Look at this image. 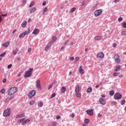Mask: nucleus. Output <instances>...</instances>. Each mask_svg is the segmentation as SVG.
I'll list each match as a JSON object with an SVG mask.
<instances>
[{"instance_id":"obj_1","label":"nucleus","mask_w":126,"mask_h":126,"mask_svg":"<svg viewBox=\"0 0 126 126\" xmlns=\"http://www.w3.org/2000/svg\"><path fill=\"white\" fill-rule=\"evenodd\" d=\"M18 91V89L16 87H12L10 89L8 92V95L9 96H11L13 95L15 93H16Z\"/></svg>"},{"instance_id":"obj_2","label":"nucleus","mask_w":126,"mask_h":126,"mask_svg":"<svg viewBox=\"0 0 126 126\" xmlns=\"http://www.w3.org/2000/svg\"><path fill=\"white\" fill-rule=\"evenodd\" d=\"M32 73H33V68H30L29 70L25 72L24 77H25V78H27V77H29L30 76H31Z\"/></svg>"},{"instance_id":"obj_3","label":"nucleus","mask_w":126,"mask_h":126,"mask_svg":"<svg viewBox=\"0 0 126 126\" xmlns=\"http://www.w3.org/2000/svg\"><path fill=\"white\" fill-rule=\"evenodd\" d=\"M10 114H11L10 108H8L4 111L3 116V117H9Z\"/></svg>"},{"instance_id":"obj_4","label":"nucleus","mask_w":126,"mask_h":126,"mask_svg":"<svg viewBox=\"0 0 126 126\" xmlns=\"http://www.w3.org/2000/svg\"><path fill=\"white\" fill-rule=\"evenodd\" d=\"M102 13L103 10H102V9L96 10L94 12V16H95V17H98V16H100Z\"/></svg>"},{"instance_id":"obj_5","label":"nucleus","mask_w":126,"mask_h":126,"mask_svg":"<svg viewBox=\"0 0 126 126\" xmlns=\"http://www.w3.org/2000/svg\"><path fill=\"white\" fill-rule=\"evenodd\" d=\"M30 34V28H29L28 30V31H25V32L22 33L21 34L19 35V38H23L26 35H28Z\"/></svg>"},{"instance_id":"obj_6","label":"nucleus","mask_w":126,"mask_h":126,"mask_svg":"<svg viewBox=\"0 0 126 126\" xmlns=\"http://www.w3.org/2000/svg\"><path fill=\"white\" fill-rule=\"evenodd\" d=\"M114 97L115 100H120L122 99V97H123V95L120 94L119 93H116L115 94Z\"/></svg>"},{"instance_id":"obj_7","label":"nucleus","mask_w":126,"mask_h":126,"mask_svg":"<svg viewBox=\"0 0 126 126\" xmlns=\"http://www.w3.org/2000/svg\"><path fill=\"white\" fill-rule=\"evenodd\" d=\"M114 59L117 63H121V59H120V56H119L118 54H116L114 55Z\"/></svg>"},{"instance_id":"obj_8","label":"nucleus","mask_w":126,"mask_h":126,"mask_svg":"<svg viewBox=\"0 0 126 126\" xmlns=\"http://www.w3.org/2000/svg\"><path fill=\"white\" fill-rule=\"evenodd\" d=\"M34 95H36V91L35 90H32L29 94V98L30 99L34 97Z\"/></svg>"},{"instance_id":"obj_9","label":"nucleus","mask_w":126,"mask_h":126,"mask_svg":"<svg viewBox=\"0 0 126 126\" xmlns=\"http://www.w3.org/2000/svg\"><path fill=\"white\" fill-rule=\"evenodd\" d=\"M99 102L101 105H106V103H107V101H106V99L100 97L99 100Z\"/></svg>"},{"instance_id":"obj_10","label":"nucleus","mask_w":126,"mask_h":126,"mask_svg":"<svg viewBox=\"0 0 126 126\" xmlns=\"http://www.w3.org/2000/svg\"><path fill=\"white\" fill-rule=\"evenodd\" d=\"M96 57L97 58H99L100 59H103L104 58V57H105V55L104 54V53L100 52L97 54Z\"/></svg>"},{"instance_id":"obj_11","label":"nucleus","mask_w":126,"mask_h":126,"mask_svg":"<svg viewBox=\"0 0 126 126\" xmlns=\"http://www.w3.org/2000/svg\"><path fill=\"white\" fill-rule=\"evenodd\" d=\"M94 109L91 110H88L86 111V113L89 115V116H93L94 113H93Z\"/></svg>"},{"instance_id":"obj_12","label":"nucleus","mask_w":126,"mask_h":126,"mask_svg":"<svg viewBox=\"0 0 126 126\" xmlns=\"http://www.w3.org/2000/svg\"><path fill=\"white\" fill-rule=\"evenodd\" d=\"M82 67H83L82 65L80 66L79 68V71L80 73H81V74H84V73H85V71H84V70Z\"/></svg>"},{"instance_id":"obj_13","label":"nucleus","mask_w":126,"mask_h":126,"mask_svg":"<svg viewBox=\"0 0 126 126\" xmlns=\"http://www.w3.org/2000/svg\"><path fill=\"white\" fill-rule=\"evenodd\" d=\"M36 83L37 88H38V89H40V88H41V83L40 82V80H37Z\"/></svg>"},{"instance_id":"obj_14","label":"nucleus","mask_w":126,"mask_h":126,"mask_svg":"<svg viewBox=\"0 0 126 126\" xmlns=\"http://www.w3.org/2000/svg\"><path fill=\"white\" fill-rule=\"evenodd\" d=\"M39 32H40V31L37 29H35L33 30L32 34H34V35H37V34H39Z\"/></svg>"},{"instance_id":"obj_15","label":"nucleus","mask_w":126,"mask_h":126,"mask_svg":"<svg viewBox=\"0 0 126 126\" xmlns=\"http://www.w3.org/2000/svg\"><path fill=\"white\" fill-rule=\"evenodd\" d=\"M36 10H37V8L36 7L32 8L30 9V13H33L35 12Z\"/></svg>"},{"instance_id":"obj_16","label":"nucleus","mask_w":126,"mask_h":126,"mask_svg":"<svg viewBox=\"0 0 126 126\" xmlns=\"http://www.w3.org/2000/svg\"><path fill=\"white\" fill-rule=\"evenodd\" d=\"M28 122H30L29 119H26V120H24L22 123L23 126H25L26 125V123H28Z\"/></svg>"},{"instance_id":"obj_17","label":"nucleus","mask_w":126,"mask_h":126,"mask_svg":"<svg viewBox=\"0 0 126 126\" xmlns=\"http://www.w3.org/2000/svg\"><path fill=\"white\" fill-rule=\"evenodd\" d=\"M57 40H58L57 36H53L52 38L51 43H55V42H56Z\"/></svg>"},{"instance_id":"obj_18","label":"nucleus","mask_w":126,"mask_h":126,"mask_svg":"<svg viewBox=\"0 0 126 126\" xmlns=\"http://www.w3.org/2000/svg\"><path fill=\"white\" fill-rule=\"evenodd\" d=\"M24 117H25V114H19L16 116V118L17 119L18 118H23Z\"/></svg>"},{"instance_id":"obj_19","label":"nucleus","mask_w":126,"mask_h":126,"mask_svg":"<svg viewBox=\"0 0 126 126\" xmlns=\"http://www.w3.org/2000/svg\"><path fill=\"white\" fill-rule=\"evenodd\" d=\"M66 91V88L65 87H63L61 89V93H64Z\"/></svg>"},{"instance_id":"obj_20","label":"nucleus","mask_w":126,"mask_h":126,"mask_svg":"<svg viewBox=\"0 0 126 126\" xmlns=\"http://www.w3.org/2000/svg\"><path fill=\"white\" fill-rule=\"evenodd\" d=\"M9 45V42L8 41L2 44L3 47H5V48H7V47H8Z\"/></svg>"},{"instance_id":"obj_21","label":"nucleus","mask_w":126,"mask_h":126,"mask_svg":"<svg viewBox=\"0 0 126 126\" xmlns=\"http://www.w3.org/2000/svg\"><path fill=\"white\" fill-rule=\"evenodd\" d=\"M18 51H19L18 50V49L16 48L15 50L13 51V55H14V56H15V55H16V54H17V52H18Z\"/></svg>"},{"instance_id":"obj_22","label":"nucleus","mask_w":126,"mask_h":126,"mask_svg":"<svg viewBox=\"0 0 126 126\" xmlns=\"http://www.w3.org/2000/svg\"><path fill=\"white\" fill-rule=\"evenodd\" d=\"M87 93H90L91 92H92V87H90L88 88L87 90Z\"/></svg>"},{"instance_id":"obj_23","label":"nucleus","mask_w":126,"mask_h":126,"mask_svg":"<svg viewBox=\"0 0 126 126\" xmlns=\"http://www.w3.org/2000/svg\"><path fill=\"white\" fill-rule=\"evenodd\" d=\"M94 39H95V40H96L98 41L99 40H101V39H102V37L101 36H96L94 37Z\"/></svg>"},{"instance_id":"obj_24","label":"nucleus","mask_w":126,"mask_h":126,"mask_svg":"<svg viewBox=\"0 0 126 126\" xmlns=\"http://www.w3.org/2000/svg\"><path fill=\"white\" fill-rule=\"evenodd\" d=\"M115 71H119V70H121V66L118 65L116 67V68L115 69Z\"/></svg>"},{"instance_id":"obj_25","label":"nucleus","mask_w":126,"mask_h":126,"mask_svg":"<svg viewBox=\"0 0 126 126\" xmlns=\"http://www.w3.org/2000/svg\"><path fill=\"white\" fill-rule=\"evenodd\" d=\"M79 91H80V90H79V86L77 85V87L75 89V92L76 93L79 92Z\"/></svg>"},{"instance_id":"obj_26","label":"nucleus","mask_w":126,"mask_h":126,"mask_svg":"<svg viewBox=\"0 0 126 126\" xmlns=\"http://www.w3.org/2000/svg\"><path fill=\"white\" fill-rule=\"evenodd\" d=\"M26 24H27V22L25 21L22 24V27L25 28L26 27Z\"/></svg>"},{"instance_id":"obj_27","label":"nucleus","mask_w":126,"mask_h":126,"mask_svg":"<svg viewBox=\"0 0 126 126\" xmlns=\"http://www.w3.org/2000/svg\"><path fill=\"white\" fill-rule=\"evenodd\" d=\"M109 94L110 96H113L114 94H115V91L114 90L111 91L109 93Z\"/></svg>"},{"instance_id":"obj_28","label":"nucleus","mask_w":126,"mask_h":126,"mask_svg":"<svg viewBox=\"0 0 126 126\" xmlns=\"http://www.w3.org/2000/svg\"><path fill=\"white\" fill-rule=\"evenodd\" d=\"M76 93V97H78L79 98H80V97H81V94L80 93L78 92Z\"/></svg>"},{"instance_id":"obj_29","label":"nucleus","mask_w":126,"mask_h":126,"mask_svg":"<svg viewBox=\"0 0 126 126\" xmlns=\"http://www.w3.org/2000/svg\"><path fill=\"white\" fill-rule=\"evenodd\" d=\"M76 10V8L73 7V8H72L70 10V13H71V12H74Z\"/></svg>"},{"instance_id":"obj_30","label":"nucleus","mask_w":126,"mask_h":126,"mask_svg":"<svg viewBox=\"0 0 126 126\" xmlns=\"http://www.w3.org/2000/svg\"><path fill=\"white\" fill-rule=\"evenodd\" d=\"M99 3H100L98 1H96L95 2H94V6H96V7H97V6H98V5H99Z\"/></svg>"},{"instance_id":"obj_31","label":"nucleus","mask_w":126,"mask_h":126,"mask_svg":"<svg viewBox=\"0 0 126 126\" xmlns=\"http://www.w3.org/2000/svg\"><path fill=\"white\" fill-rule=\"evenodd\" d=\"M43 102H39L38 103V107H43Z\"/></svg>"},{"instance_id":"obj_32","label":"nucleus","mask_w":126,"mask_h":126,"mask_svg":"<svg viewBox=\"0 0 126 126\" xmlns=\"http://www.w3.org/2000/svg\"><path fill=\"white\" fill-rule=\"evenodd\" d=\"M97 8V6H94L91 9V11H94Z\"/></svg>"},{"instance_id":"obj_33","label":"nucleus","mask_w":126,"mask_h":126,"mask_svg":"<svg viewBox=\"0 0 126 126\" xmlns=\"http://www.w3.org/2000/svg\"><path fill=\"white\" fill-rule=\"evenodd\" d=\"M34 4H35V2L34 1H32L29 6V7H32Z\"/></svg>"},{"instance_id":"obj_34","label":"nucleus","mask_w":126,"mask_h":126,"mask_svg":"<svg viewBox=\"0 0 126 126\" xmlns=\"http://www.w3.org/2000/svg\"><path fill=\"white\" fill-rule=\"evenodd\" d=\"M122 25L123 27H124V28L126 29V22H123Z\"/></svg>"},{"instance_id":"obj_35","label":"nucleus","mask_w":126,"mask_h":126,"mask_svg":"<svg viewBox=\"0 0 126 126\" xmlns=\"http://www.w3.org/2000/svg\"><path fill=\"white\" fill-rule=\"evenodd\" d=\"M34 104H35V101L34 100H32L30 102V105L31 106H32V105H34Z\"/></svg>"},{"instance_id":"obj_36","label":"nucleus","mask_w":126,"mask_h":126,"mask_svg":"<svg viewBox=\"0 0 126 126\" xmlns=\"http://www.w3.org/2000/svg\"><path fill=\"white\" fill-rule=\"evenodd\" d=\"M43 14H44L45 12H47V11H48V8L45 7L44 9H43Z\"/></svg>"},{"instance_id":"obj_37","label":"nucleus","mask_w":126,"mask_h":126,"mask_svg":"<svg viewBox=\"0 0 126 126\" xmlns=\"http://www.w3.org/2000/svg\"><path fill=\"white\" fill-rule=\"evenodd\" d=\"M1 93H2V94H5V90L4 89H2L0 91Z\"/></svg>"},{"instance_id":"obj_38","label":"nucleus","mask_w":126,"mask_h":126,"mask_svg":"<svg viewBox=\"0 0 126 126\" xmlns=\"http://www.w3.org/2000/svg\"><path fill=\"white\" fill-rule=\"evenodd\" d=\"M126 104V99L121 101V105H125Z\"/></svg>"},{"instance_id":"obj_39","label":"nucleus","mask_w":126,"mask_h":126,"mask_svg":"<svg viewBox=\"0 0 126 126\" xmlns=\"http://www.w3.org/2000/svg\"><path fill=\"white\" fill-rule=\"evenodd\" d=\"M120 74V73L115 72L113 73V76H118Z\"/></svg>"},{"instance_id":"obj_40","label":"nucleus","mask_w":126,"mask_h":126,"mask_svg":"<svg viewBox=\"0 0 126 126\" xmlns=\"http://www.w3.org/2000/svg\"><path fill=\"white\" fill-rule=\"evenodd\" d=\"M49 49H50V46H49V45H47L45 47V51H48Z\"/></svg>"},{"instance_id":"obj_41","label":"nucleus","mask_w":126,"mask_h":126,"mask_svg":"<svg viewBox=\"0 0 126 126\" xmlns=\"http://www.w3.org/2000/svg\"><path fill=\"white\" fill-rule=\"evenodd\" d=\"M85 124H89V120L87 119H85Z\"/></svg>"},{"instance_id":"obj_42","label":"nucleus","mask_w":126,"mask_h":126,"mask_svg":"<svg viewBox=\"0 0 126 126\" xmlns=\"http://www.w3.org/2000/svg\"><path fill=\"white\" fill-rule=\"evenodd\" d=\"M5 54H6V52H4V53L0 54V57H4V56H5Z\"/></svg>"},{"instance_id":"obj_43","label":"nucleus","mask_w":126,"mask_h":126,"mask_svg":"<svg viewBox=\"0 0 126 126\" xmlns=\"http://www.w3.org/2000/svg\"><path fill=\"white\" fill-rule=\"evenodd\" d=\"M55 97H56V93H53L51 95L50 98L52 99V98H54Z\"/></svg>"},{"instance_id":"obj_44","label":"nucleus","mask_w":126,"mask_h":126,"mask_svg":"<svg viewBox=\"0 0 126 126\" xmlns=\"http://www.w3.org/2000/svg\"><path fill=\"white\" fill-rule=\"evenodd\" d=\"M121 34H122V35H123L124 36H125V35H126V31H125L122 32Z\"/></svg>"},{"instance_id":"obj_45","label":"nucleus","mask_w":126,"mask_h":126,"mask_svg":"<svg viewBox=\"0 0 126 126\" xmlns=\"http://www.w3.org/2000/svg\"><path fill=\"white\" fill-rule=\"evenodd\" d=\"M118 21L119 22H122V21H123V17H120L118 19Z\"/></svg>"},{"instance_id":"obj_46","label":"nucleus","mask_w":126,"mask_h":126,"mask_svg":"<svg viewBox=\"0 0 126 126\" xmlns=\"http://www.w3.org/2000/svg\"><path fill=\"white\" fill-rule=\"evenodd\" d=\"M57 126V122H52V126Z\"/></svg>"},{"instance_id":"obj_47","label":"nucleus","mask_w":126,"mask_h":126,"mask_svg":"<svg viewBox=\"0 0 126 126\" xmlns=\"http://www.w3.org/2000/svg\"><path fill=\"white\" fill-rule=\"evenodd\" d=\"M23 121H25V118H23L19 121V123H22Z\"/></svg>"},{"instance_id":"obj_48","label":"nucleus","mask_w":126,"mask_h":126,"mask_svg":"<svg viewBox=\"0 0 126 126\" xmlns=\"http://www.w3.org/2000/svg\"><path fill=\"white\" fill-rule=\"evenodd\" d=\"M75 116V115H74V114L73 113L70 115V117H71V118H74Z\"/></svg>"},{"instance_id":"obj_49","label":"nucleus","mask_w":126,"mask_h":126,"mask_svg":"<svg viewBox=\"0 0 126 126\" xmlns=\"http://www.w3.org/2000/svg\"><path fill=\"white\" fill-rule=\"evenodd\" d=\"M12 66V64H10L9 65H8L7 67L8 68H11Z\"/></svg>"},{"instance_id":"obj_50","label":"nucleus","mask_w":126,"mask_h":126,"mask_svg":"<svg viewBox=\"0 0 126 126\" xmlns=\"http://www.w3.org/2000/svg\"><path fill=\"white\" fill-rule=\"evenodd\" d=\"M52 87H53V85H52V84L50 85L49 86V87H48V90H50V89H51V88Z\"/></svg>"},{"instance_id":"obj_51","label":"nucleus","mask_w":126,"mask_h":126,"mask_svg":"<svg viewBox=\"0 0 126 126\" xmlns=\"http://www.w3.org/2000/svg\"><path fill=\"white\" fill-rule=\"evenodd\" d=\"M112 105H117V102L116 101H113L112 102Z\"/></svg>"},{"instance_id":"obj_52","label":"nucleus","mask_w":126,"mask_h":126,"mask_svg":"<svg viewBox=\"0 0 126 126\" xmlns=\"http://www.w3.org/2000/svg\"><path fill=\"white\" fill-rule=\"evenodd\" d=\"M57 120H59L61 119V116L60 115H58L56 117Z\"/></svg>"},{"instance_id":"obj_53","label":"nucleus","mask_w":126,"mask_h":126,"mask_svg":"<svg viewBox=\"0 0 126 126\" xmlns=\"http://www.w3.org/2000/svg\"><path fill=\"white\" fill-rule=\"evenodd\" d=\"M70 60L71 61H73V60H74V57H70Z\"/></svg>"},{"instance_id":"obj_54","label":"nucleus","mask_w":126,"mask_h":126,"mask_svg":"<svg viewBox=\"0 0 126 126\" xmlns=\"http://www.w3.org/2000/svg\"><path fill=\"white\" fill-rule=\"evenodd\" d=\"M2 82H3V83H5V82H6V79H3Z\"/></svg>"},{"instance_id":"obj_55","label":"nucleus","mask_w":126,"mask_h":126,"mask_svg":"<svg viewBox=\"0 0 126 126\" xmlns=\"http://www.w3.org/2000/svg\"><path fill=\"white\" fill-rule=\"evenodd\" d=\"M28 52L29 53H31V48H30L28 49Z\"/></svg>"},{"instance_id":"obj_56","label":"nucleus","mask_w":126,"mask_h":126,"mask_svg":"<svg viewBox=\"0 0 126 126\" xmlns=\"http://www.w3.org/2000/svg\"><path fill=\"white\" fill-rule=\"evenodd\" d=\"M46 1H44L43 2V3H42V5H43V6H45V5H46Z\"/></svg>"},{"instance_id":"obj_57","label":"nucleus","mask_w":126,"mask_h":126,"mask_svg":"<svg viewBox=\"0 0 126 126\" xmlns=\"http://www.w3.org/2000/svg\"><path fill=\"white\" fill-rule=\"evenodd\" d=\"M21 73H22V72H20V73L18 74V77H19V76H21Z\"/></svg>"},{"instance_id":"obj_58","label":"nucleus","mask_w":126,"mask_h":126,"mask_svg":"<svg viewBox=\"0 0 126 126\" xmlns=\"http://www.w3.org/2000/svg\"><path fill=\"white\" fill-rule=\"evenodd\" d=\"M113 47H114V48H116V47H117V44H116V43H114L113 45Z\"/></svg>"},{"instance_id":"obj_59","label":"nucleus","mask_w":126,"mask_h":126,"mask_svg":"<svg viewBox=\"0 0 126 126\" xmlns=\"http://www.w3.org/2000/svg\"><path fill=\"white\" fill-rule=\"evenodd\" d=\"M13 98V96H11L9 98V100H12V99Z\"/></svg>"},{"instance_id":"obj_60","label":"nucleus","mask_w":126,"mask_h":126,"mask_svg":"<svg viewBox=\"0 0 126 126\" xmlns=\"http://www.w3.org/2000/svg\"><path fill=\"white\" fill-rule=\"evenodd\" d=\"M7 15V14H2L1 15L2 16L5 17Z\"/></svg>"},{"instance_id":"obj_61","label":"nucleus","mask_w":126,"mask_h":126,"mask_svg":"<svg viewBox=\"0 0 126 126\" xmlns=\"http://www.w3.org/2000/svg\"><path fill=\"white\" fill-rule=\"evenodd\" d=\"M98 118H101V117H102V115L99 114H98Z\"/></svg>"},{"instance_id":"obj_62","label":"nucleus","mask_w":126,"mask_h":126,"mask_svg":"<svg viewBox=\"0 0 126 126\" xmlns=\"http://www.w3.org/2000/svg\"><path fill=\"white\" fill-rule=\"evenodd\" d=\"M101 97H102V98H105V97H106V96L105 95V94H102V95H101Z\"/></svg>"},{"instance_id":"obj_63","label":"nucleus","mask_w":126,"mask_h":126,"mask_svg":"<svg viewBox=\"0 0 126 126\" xmlns=\"http://www.w3.org/2000/svg\"><path fill=\"white\" fill-rule=\"evenodd\" d=\"M31 22V18H29V20L28 21V23Z\"/></svg>"},{"instance_id":"obj_64","label":"nucleus","mask_w":126,"mask_h":126,"mask_svg":"<svg viewBox=\"0 0 126 126\" xmlns=\"http://www.w3.org/2000/svg\"><path fill=\"white\" fill-rule=\"evenodd\" d=\"M75 59L76 61H79V57H76Z\"/></svg>"}]
</instances>
